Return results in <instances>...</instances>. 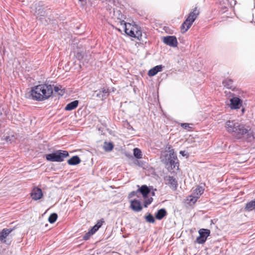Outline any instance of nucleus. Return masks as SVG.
I'll use <instances>...</instances> for the list:
<instances>
[{
    "label": "nucleus",
    "mask_w": 255,
    "mask_h": 255,
    "mask_svg": "<svg viewBox=\"0 0 255 255\" xmlns=\"http://www.w3.org/2000/svg\"><path fill=\"white\" fill-rule=\"evenodd\" d=\"M225 128L227 131L237 139L251 142L255 138V132L248 125L229 120L226 123Z\"/></svg>",
    "instance_id": "f257e3e1"
},
{
    "label": "nucleus",
    "mask_w": 255,
    "mask_h": 255,
    "mask_svg": "<svg viewBox=\"0 0 255 255\" xmlns=\"http://www.w3.org/2000/svg\"><path fill=\"white\" fill-rule=\"evenodd\" d=\"M53 93L51 85L40 84L32 87L27 98L36 101H43L49 99Z\"/></svg>",
    "instance_id": "f03ea898"
},
{
    "label": "nucleus",
    "mask_w": 255,
    "mask_h": 255,
    "mask_svg": "<svg viewBox=\"0 0 255 255\" xmlns=\"http://www.w3.org/2000/svg\"><path fill=\"white\" fill-rule=\"evenodd\" d=\"M161 161L165 165L166 168L169 171L178 168L179 163L176 154L173 149L169 150V153H165L161 157Z\"/></svg>",
    "instance_id": "7ed1b4c3"
},
{
    "label": "nucleus",
    "mask_w": 255,
    "mask_h": 255,
    "mask_svg": "<svg viewBox=\"0 0 255 255\" xmlns=\"http://www.w3.org/2000/svg\"><path fill=\"white\" fill-rule=\"evenodd\" d=\"M69 153L66 150H56L53 152L45 155V158L50 162H61L68 157Z\"/></svg>",
    "instance_id": "20e7f679"
},
{
    "label": "nucleus",
    "mask_w": 255,
    "mask_h": 255,
    "mask_svg": "<svg viewBox=\"0 0 255 255\" xmlns=\"http://www.w3.org/2000/svg\"><path fill=\"white\" fill-rule=\"evenodd\" d=\"M199 14V11L197 7L194 8L191 11L186 20L183 22L181 26V30L184 33L191 26L192 24Z\"/></svg>",
    "instance_id": "39448f33"
},
{
    "label": "nucleus",
    "mask_w": 255,
    "mask_h": 255,
    "mask_svg": "<svg viewBox=\"0 0 255 255\" xmlns=\"http://www.w3.org/2000/svg\"><path fill=\"white\" fill-rule=\"evenodd\" d=\"M198 232L199 236L197 238L196 242L199 244H202L206 242L207 238L210 236V231L206 229H201Z\"/></svg>",
    "instance_id": "423d86ee"
},
{
    "label": "nucleus",
    "mask_w": 255,
    "mask_h": 255,
    "mask_svg": "<svg viewBox=\"0 0 255 255\" xmlns=\"http://www.w3.org/2000/svg\"><path fill=\"white\" fill-rule=\"evenodd\" d=\"M163 42L167 45L172 47H177L178 44L177 38L175 36H165L163 38Z\"/></svg>",
    "instance_id": "0eeeda50"
},
{
    "label": "nucleus",
    "mask_w": 255,
    "mask_h": 255,
    "mask_svg": "<svg viewBox=\"0 0 255 255\" xmlns=\"http://www.w3.org/2000/svg\"><path fill=\"white\" fill-rule=\"evenodd\" d=\"M231 109H239L242 106L243 101L239 97H234L230 100Z\"/></svg>",
    "instance_id": "6e6552de"
},
{
    "label": "nucleus",
    "mask_w": 255,
    "mask_h": 255,
    "mask_svg": "<svg viewBox=\"0 0 255 255\" xmlns=\"http://www.w3.org/2000/svg\"><path fill=\"white\" fill-rule=\"evenodd\" d=\"M96 93V97L102 100L106 99L109 95V89L108 88L104 87L95 92Z\"/></svg>",
    "instance_id": "1a4fd4ad"
},
{
    "label": "nucleus",
    "mask_w": 255,
    "mask_h": 255,
    "mask_svg": "<svg viewBox=\"0 0 255 255\" xmlns=\"http://www.w3.org/2000/svg\"><path fill=\"white\" fill-rule=\"evenodd\" d=\"M166 184L168 185L172 190H176L178 186L177 180L173 176H168L165 178Z\"/></svg>",
    "instance_id": "9d476101"
},
{
    "label": "nucleus",
    "mask_w": 255,
    "mask_h": 255,
    "mask_svg": "<svg viewBox=\"0 0 255 255\" xmlns=\"http://www.w3.org/2000/svg\"><path fill=\"white\" fill-rule=\"evenodd\" d=\"M43 196L42 190L38 188L35 187L33 188L31 193V197L32 199L37 200L41 199Z\"/></svg>",
    "instance_id": "9b49d317"
},
{
    "label": "nucleus",
    "mask_w": 255,
    "mask_h": 255,
    "mask_svg": "<svg viewBox=\"0 0 255 255\" xmlns=\"http://www.w3.org/2000/svg\"><path fill=\"white\" fill-rule=\"evenodd\" d=\"M12 231L13 229L11 228H4L2 229L0 232V241L3 243L7 244L6 238Z\"/></svg>",
    "instance_id": "f8f14e48"
},
{
    "label": "nucleus",
    "mask_w": 255,
    "mask_h": 255,
    "mask_svg": "<svg viewBox=\"0 0 255 255\" xmlns=\"http://www.w3.org/2000/svg\"><path fill=\"white\" fill-rule=\"evenodd\" d=\"M46 10V7H43L39 2L35 7V14L40 16H45L47 14Z\"/></svg>",
    "instance_id": "ddd939ff"
},
{
    "label": "nucleus",
    "mask_w": 255,
    "mask_h": 255,
    "mask_svg": "<svg viewBox=\"0 0 255 255\" xmlns=\"http://www.w3.org/2000/svg\"><path fill=\"white\" fill-rule=\"evenodd\" d=\"M130 208L135 212H139L141 211L142 207L140 202L138 200H133L130 202Z\"/></svg>",
    "instance_id": "4468645a"
},
{
    "label": "nucleus",
    "mask_w": 255,
    "mask_h": 255,
    "mask_svg": "<svg viewBox=\"0 0 255 255\" xmlns=\"http://www.w3.org/2000/svg\"><path fill=\"white\" fill-rule=\"evenodd\" d=\"M135 30H137V26L136 25H131V26L130 27H125V28H124V31L125 32V33L132 37H133V36H134V32H135Z\"/></svg>",
    "instance_id": "2eb2a0df"
},
{
    "label": "nucleus",
    "mask_w": 255,
    "mask_h": 255,
    "mask_svg": "<svg viewBox=\"0 0 255 255\" xmlns=\"http://www.w3.org/2000/svg\"><path fill=\"white\" fill-rule=\"evenodd\" d=\"M244 210L248 212L252 211H255V198L247 203L245 207Z\"/></svg>",
    "instance_id": "dca6fc26"
},
{
    "label": "nucleus",
    "mask_w": 255,
    "mask_h": 255,
    "mask_svg": "<svg viewBox=\"0 0 255 255\" xmlns=\"http://www.w3.org/2000/svg\"><path fill=\"white\" fill-rule=\"evenodd\" d=\"M163 66L161 65H157L148 71V75L149 76L155 75L158 72L162 71Z\"/></svg>",
    "instance_id": "f3484780"
},
{
    "label": "nucleus",
    "mask_w": 255,
    "mask_h": 255,
    "mask_svg": "<svg viewBox=\"0 0 255 255\" xmlns=\"http://www.w3.org/2000/svg\"><path fill=\"white\" fill-rule=\"evenodd\" d=\"M140 192L144 198H146L150 193V190L146 185H143L136 191V192Z\"/></svg>",
    "instance_id": "a211bd4d"
},
{
    "label": "nucleus",
    "mask_w": 255,
    "mask_h": 255,
    "mask_svg": "<svg viewBox=\"0 0 255 255\" xmlns=\"http://www.w3.org/2000/svg\"><path fill=\"white\" fill-rule=\"evenodd\" d=\"M167 215V212L164 208L158 210L155 214V218L159 220L162 219Z\"/></svg>",
    "instance_id": "6ab92c4d"
},
{
    "label": "nucleus",
    "mask_w": 255,
    "mask_h": 255,
    "mask_svg": "<svg viewBox=\"0 0 255 255\" xmlns=\"http://www.w3.org/2000/svg\"><path fill=\"white\" fill-rule=\"evenodd\" d=\"M223 84L224 87L229 89L234 90L235 87L233 85V81L231 79H227L223 81Z\"/></svg>",
    "instance_id": "aec40b11"
},
{
    "label": "nucleus",
    "mask_w": 255,
    "mask_h": 255,
    "mask_svg": "<svg viewBox=\"0 0 255 255\" xmlns=\"http://www.w3.org/2000/svg\"><path fill=\"white\" fill-rule=\"evenodd\" d=\"M80 162L81 159L77 155L73 156L67 161L68 164L71 165H77L80 163Z\"/></svg>",
    "instance_id": "412c9836"
},
{
    "label": "nucleus",
    "mask_w": 255,
    "mask_h": 255,
    "mask_svg": "<svg viewBox=\"0 0 255 255\" xmlns=\"http://www.w3.org/2000/svg\"><path fill=\"white\" fill-rule=\"evenodd\" d=\"M79 104L78 100H75L68 104L65 108L66 111H71L77 107Z\"/></svg>",
    "instance_id": "4be33fe9"
},
{
    "label": "nucleus",
    "mask_w": 255,
    "mask_h": 255,
    "mask_svg": "<svg viewBox=\"0 0 255 255\" xmlns=\"http://www.w3.org/2000/svg\"><path fill=\"white\" fill-rule=\"evenodd\" d=\"M204 188L203 187L198 186L193 192V195L196 196V198H199L200 196L203 193Z\"/></svg>",
    "instance_id": "5701e85b"
},
{
    "label": "nucleus",
    "mask_w": 255,
    "mask_h": 255,
    "mask_svg": "<svg viewBox=\"0 0 255 255\" xmlns=\"http://www.w3.org/2000/svg\"><path fill=\"white\" fill-rule=\"evenodd\" d=\"M133 155L137 159L142 158L141 151L138 148H134L133 149Z\"/></svg>",
    "instance_id": "b1692460"
},
{
    "label": "nucleus",
    "mask_w": 255,
    "mask_h": 255,
    "mask_svg": "<svg viewBox=\"0 0 255 255\" xmlns=\"http://www.w3.org/2000/svg\"><path fill=\"white\" fill-rule=\"evenodd\" d=\"M134 38H137L139 40H142V32L140 29L137 26V30H135Z\"/></svg>",
    "instance_id": "393cba45"
},
{
    "label": "nucleus",
    "mask_w": 255,
    "mask_h": 255,
    "mask_svg": "<svg viewBox=\"0 0 255 255\" xmlns=\"http://www.w3.org/2000/svg\"><path fill=\"white\" fill-rule=\"evenodd\" d=\"M58 215L56 213H52L48 218V221L50 223L53 224L56 222L57 219Z\"/></svg>",
    "instance_id": "a878e982"
},
{
    "label": "nucleus",
    "mask_w": 255,
    "mask_h": 255,
    "mask_svg": "<svg viewBox=\"0 0 255 255\" xmlns=\"http://www.w3.org/2000/svg\"><path fill=\"white\" fill-rule=\"evenodd\" d=\"M114 147L113 144L112 142H105L104 143V148L106 151H111Z\"/></svg>",
    "instance_id": "bb28decb"
},
{
    "label": "nucleus",
    "mask_w": 255,
    "mask_h": 255,
    "mask_svg": "<svg viewBox=\"0 0 255 255\" xmlns=\"http://www.w3.org/2000/svg\"><path fill=\"white\" fill-rule=\"evenodd\" d=\"M61 86H55L53 91L55 93H57L59 95L62 96L64 94V92L63 90L61 89Z\"/></svg>",
    "instance_id": "cd10ccee"
},
{
    "label": "nucleus",
    "mask_w": 255,
    "mask_h": 255,
    "mask_svg": "<svg viewBox=\"0 0 255 255\" xmlns=\"http://www.w3.org/2000/svg\"><path fill=\"white\" fill-rule=\"evenodd\" d=\"M145 219L146 221L150 223H153L155 222V219L153 216L150 214L149 213L147 216L145 217Z\"/></svg>",
    "instance_id": "c85d7f7f"
},
{
    "label": "nucleus",
    "mask_w": 255,
    "mask_h": 255,
    "mask_svg": "<svg viewBox=\"0 0 255 255\" xmlns=\"http://www.w3.org/2000/svg\"><path fill=\"white\" fill-rule=\"evenodd\" d=\"M121 17L118 18V19H119V20H120L119 22L120 23L121 25H124V28L126 26V27H128V26L130 27L131 24L129 23H127L125 21V20L124 19H122L123 15L121 14Z\"/></svg>",
    "instance_id": "c756f323"
},
{
    "label": "nucleus",
    "mask_w": 255,
    "mask_h": 255,
    "mask_svg": "<svg viewBox=\"0 0 255 255\" xmlns=\"http://www.w3.org/2000/svg\"><path fill=\"white\" fill-rule=\"evenodd\" d=\"M3 139L5 140L7 142H12L14 139V137L13 135L11 136H4Z\"/></svg>",
    "instance_id": "7c9ffc66"
},
{
    "label": "nucleus",
    "mask_w": 255,
    "mask_h": 255,
    "mask_svg": "<svg viewBox=\"0 0 255 255\" xmlns=\"http://www.w3.org/2000/svg\"><path fill=\"white\" fill-rule=\"evenodd\" d=\"M138 159H135L133 163L139 167H143L144 165V162L143 161L139 160Z\"/></svg>",
    "instance_id": "2f4dec72"
},
{
    "label": "nucleus",
    "mask_w": 255,
    "mask_h": 255,
    "mask_svg": "<svg viewBox=\"0 0 255 255\" xmlns=\"http://www.w3.org/2000/svg\"><path fill=\"white\" fill-rule=\"evenodd\" d=\"M153 201V198L152 197L148 198L146 199L144 202V207H147L149 204L151 203Z\"/></svg>",
    "instance_id": "473e14b6"
},
{
    "label": "nucleus",
    "mask_w": 255,
    "mask_h": 255,
    "mask_svg": "<svg viewBox=\"0 0 255 255\" xmlns=\"http://www.w3.org/2000/svg\"><path fill=\"white\" fill-rule=\"evenodd\" d=\"M93 234L91 233V232L89 231L87 233H86L84 236H83V239L84 240H88L90 237L93 235Z\"/></svg>",
    "instance_id": "72a5a7b5"
},
{
    "label": "nucleus",
    "mask_w": 255,
    "mask_h": 255,
    "mask_svg": "<svg viewBox=\"0 0 255 255\" xmlns=\"http://www.w3.org/2000/svg\"><path fill=\"white\" fill-rule=\"evenodd\" d=\"M84 53L83 52H79L77 53L76 57L79 60H81L83 58Z\"/></svg>",
    "instance_id": "f704fd0d"
},
{
    "label": "nucleus",
    "mask_w": 255,
    "mask_h": 255,
    "mask_svg": "<svg viewBox=\"0 0 255 255\" xmlns=\"http://www.w3.org/2000/svg\"><path fill=\"white\" fill-rule=\"evenodd\" d=\"M104 222L103 219H101L99 221H98L97 224L95 225L97 227V228H100L103 225V223Z\"/></svg>",
    "instance_id": "c9c22d12"
},
{
    "label": "nucleus",
    "mask_w": 255,
    "mask_h": 255,
    "mask_svg": "<svg viewBox=\"0 0 255 255\" xmlns=\"http://www.w3.org/2000/svg\"><path fill=\"white\" fill-rule=\"evenodd\" d=\"M99 228H97V226L94 225L89 231L91 232L92 234H95Z\"/></svg>",
    "instance_id": "e433bc0d"
},
{
    "label": "nucleus",
    "mask_w": 255,
    "mask_h": 255,
    "mask_svg": "<svg viewBox=\"0 0 255 255\" xmlns=\"http://www.w3.org/2000/svg\"><path fill=\"white\" fill-rule=\"evenodd\" d=\"M181 126L186 129L191 128V127L189 126V124L187 123H182L181 124Z\"/></svg>",
    "instance_id": "4c0bfd02"
},
{
    "label": "nucleus",
    "mask_w": 255,
    "mask_h": 255,
    "mask_svg": "<svg viewBox=\"0 0 255 255\" xmlns=\"http://www.w3.org/2000/svg\"><path fill=\"white\" fill-rule=\"evenodd\" d=\"M198 199V198H196V196H195V195H194L192 196V197L190 199V202H192V203H195V202L197 201V199Z\"/></svg>",
    "instance_id": "58836bf2"
},
{
    "label": "nucleus",
    "mask_w": 255,
    "mask_h": 255,
    "mask_svg": "<svg viewBox=\"0 0 255 255\" xmlns=\"http://www.w3.org/2000/svg\"><path fill=\"white\" fill-rule=\"evenodd\" d=\"M180 154L182 155L183 156H188L189 155L188 153L185 151H180Z\"/></svg>",
    "instance_id": "ea45409f"
},
{
    "label": "nucleus",
    "mask_w": 255,
    "mask_h": 255,
    "mask_svg": "<svg viewBox=\"0 0 255 255\" xmlns=\"http://www.w3.org/2000/svg\"><path fill=\"white\" fill-rule=\"evenodd\" d=\"M136 194V192L135 191H132L130 193V194H129V197H132L133 196H134Z\"/></svg>",
    "instance_id": "a19ab883"
},
{
    "label": "nucleus",
    "mask_w": 255,
    "mask_h": 255,
    "mask_svg": "<svg viewBox=\"0 0 255 255\" xmlns=\"http://www.w3.org/2000/svg\"><path fill=\"white\" fill-rule=\"evenodd\" d=\"M127 124L128 125V127H127V128L128 129H133L132 127L129 125L128 123H127Z\"/></svg>",
    "instance_id": "79ce46f5"
},
{
    "label": "nucleus",
    "mask_w": 255,
    "mask_h": 255,
    "mask_svg": "<svg viewBox=\"0 0 255 255\" xmlns=\"http://www.w3.org/2000/svg\"><path fill=\"white\" fill-rule=\"evenodd\" d=\"M151 195H152V196H154V195H155V193H154V191H152V192H151Z\"/></svg>",
    "instance_id": "37998d69"
},
{
    "label": "nucleus",
    "mask_w": 255,
    "mask_h": 255,
    "mask_svg": "<svg viewBox=\"0 0 255 255\" xmlns=\"http://www.w3.org/2000/svg\"><path fill=\"white\" fill-rule=\"evenodd\" d=\"M79 0L81 1H82V2L84 1V0Z\"/></svg>",
    "instance_id": "c03bdc74"
}]
</instances>
